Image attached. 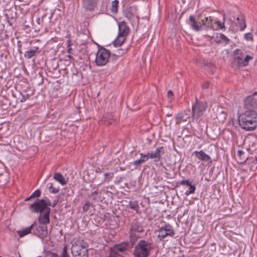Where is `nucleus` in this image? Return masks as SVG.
I'll return each mask as SVG.
<instances>
[{
  "label": "nucleus",
  "mask_w": 257,
  "mask_h": 257,
  "mask_svg": "<svg viewBox=\"0 0 257 257\" xmlns=\"http://www.w3.org/2000/svg\"><path fill=\"white\" fill-rule=\"evenodd\" d=\"M119 1L118 0H114L111 3V6L110 10L112 13L113 14H116L118 11Z\"/></svg>",
  "instance_id": "nucleus-27"
},
{
  "label": "nucleus",
  "mask_w": 257,
  "mask_h": 257,
  "mask_svg": "<svg viewBox=\"0 0 257 257\" xmlns=\"http://www.w3.org/2000/svg\"><path fill=\"white\" fill-rule=\"evenodd\" d=\"M126 36H120L118 34L117 37L113 42V45L115 47L120 46L126 39Z\"/></svg>",
  "instance_id": "nucleus-24"
},
{
  "label": "nucleus",
  "mask_w": 257,
  "mask_h": 257,
  "mask_svg": "<svg viewBox=\"0 0 257 257\" xmlns=\"http://www.w3.org/2000/svg\"><path fill=\"white\" fill-rule=\"evenodd\" d=\"M195 186L194 185H191L190 186H189V190L186 191L185 194L187 196H188L191 194L194 193L195 192Z\"/></svg>",
  "instance_id": "nucleus-31"
},
{
  "label": "nucleus",
  "mask_w": 257,
  "mask_h": 257,
  "mask_svg": "<svg viewBox=\"0 0 257 257\" xmlns=\"http://www.w3.org/2000/svg\"><path fill=\"white\" fill-rule=\"evenodd\" d=\"M207 103L206 101H199L196 97L195 102L192 104L191 117L192 121H198L199 118L203 115L204 112L207 107Z\"/></svg>",
  "instance_id": "nucleus-4"
},
{
  "label": "nucleus",
  "mask_w": 257,
  "mask_h": 257,
  "mask_svg": "<svg viewBox=\"0 0 257 257\" xmlns=\"http://www.w3.org/2000/svg\"><path fill=\"white\" fill-rule=\"evenodd\" d=\"M157 237L160 240H163L167 236L172 237L175 235V231L173 226L169 223H166L161 227L159 230Z\"/></svg>",
  "instance_id": "nucleus-6"
},
{
  "label": "nucleus",
  "mask_w": 257,
  "mask_h": 257,
  "mask_svg": "<svg viewBox=\"0 0 257 257\" xmlns=\"http://www.w3.org/2000/svg\"><path fill=\"white\" fill-rule=\"evenodd\" d=\"M255 161H256V163H257V157H255Z\"/></svg>",
  "instance_id": "nucleus-53"
},
{
  "label": "nucleus",
  "mask_w": 257,
  "mask_h": 257,
  "mask_svg": "<svg viewBox=\"0 0 257 257\" xmlns=\"http://www.w3.org/2000/svg\"><path fill=\"white\" fill-rule=\"evenodd\" d=\"M58 202V200H54L53 202V204H51L50 206H52L53 207H55L56 205V204H57Z\"/></svg>",
  "instance_id": "nucleus-50"
},
{
  "label": "nucleus",
  "mask_w": 257,
  "mask_h": 257,
  "mask_svg": "<svg viewBox=\"0 0 257 257\" xmlns=\"http://www.w3.org/2000/svg\"><path fill=\"white\" fill-rule=\"evenodd\" d=\"M209 86V82H205L202 84V87L203 88H204V89L208 88Z\"/></svg>",
  "instance_id": "nucleus-48"
},
{
  "label": "nucleus",
  "mask_w": 257,
  "mask_h": 257,
  "mask_svg": "<svg viewBox=\"0 0 257 257\" xmlns=\"http://www.w3.org/2000/svg\"><path fill=\"white\" fill-rule=\"evenodd\" d=\"M34 226V224H33L28 227H26L21 230H18L17 231V233L20 236V237H22L25 235H26L31 233L32 229L33 228Z\"/></svg>",
  "instance_id": "nucleus-22"
},
{
  "label": "nucleus",
  "mask_w": 257,
  "mask_h": 257,
  "mask_svg": "<svg viewBox=\"0 0 257 257\" xmlns=\"http://www.w3.org/2000/svg\"><path fill=\"white\" fill-rule=\"evenodd\" d=\"M120 255L117 251L114 250V248L112 247L110 250V253L108 257H117Z\"/></svg>",
  "instance_id": "nucleus-34"
},
{
  "label": "nucleus",
  "mask_w": 257,
  "mask_h": 257,
  "mask_svg": "<svg viewBox=\"0 0 257 257\" xmlns=\"http://www.w3.org/2000/svg\"><path fill=\"white\" fill-rule=\"evenodd\" d=\"M233 54L234 56V57H237V56H243V52L239 49H235L234 52Z\"/></svg>",
  "instance_id": "nucleus-37"
},
{
  "label": "nucleus",
  "mask_w": 257,
  "mask_h": 257,
  "mask_svg": "<svg viewBox=\"0 0 257 257\" xmlns=\"http://www.w3.org/2000/svg\"><path fill=\"white\" fill-rule=\"evenodd\" d=\"M253 59V57L249 55H246L244 58L243 56L234 57V60L236 62L239 67H245L248 65V62Z\"/></svg>",
  "instance_id": "nucleus-15"
},
{
  "label": "nucleus",
  "mask_w": 257,
  "mask_h": 257,
  "mask_svg": "<svg viewBox=\"0 0 257 257\" xmlns=\"http://www.w3.org/2000/svg\"><path fill=\"white\" fill-rule=\"evenodd\" d=\"M113 247L114 248V250L120 255L125 253L126 251L131 247V244L128 242H124L116 244Z\"/></svg>",
  "instance_id": "nucleus-14"
},
{
  "label": "nucleus",
  "mask_w": 257,
  "mask_h": 257,
  "mask_svg": "<svg viewBox=\"0 0 257 257\" xmlns=\"http://www.w3.org/2000/svg\"><path fill=\"white\" fill-rule=\"evenodd\" d=\"M238 121L242 129L253 131L257 126V113L253 110H247L239 115Z\"/></svg>",
  "instance_id": "nucleus-2"
},
{
  "label": "nucleus",
  "mask_w": 257,
  "mask_h": 257,
  "mask_svg": "<svg viewBox=\"0 0 257 257\" xmlns=\"http://www.w3.org/2000/svg\"><path fill=\"white\" fill-rule=\"evenodd\" d=\"M109 0H102V4H107Z\"/></svg>",
  "instance_id": "nucleus-51"
},
{
  "label": "nucleus",
  "mask_w": 257,
  "mask_h": 257,
  "mask_svg": "<svg viewBox=\"0 0 257 257\" xmlns=\"http://www.w3.org/2000/svg\"><path fill=\"white\" fill-rule=\"evenodd\" d=\"M205 27H206V29H213V22L211 17H205Z\"/></svg>",
  "instance_id": "nucleus-26"
},
{
  "label": "nucleus",
  "mask_w": 257,
  "mask_h": 257,
  "mask_svg": "<svg viewBox=\"0 0 257 257\" xmlns=\"http://www.w3.org/2000/svg\"><path fill=\"white\" fill-rule=\"evenodd\" d=\"M71 250L74 257H88L87 249L81 244H73Z\"/></svg>",
  "instance_id": "nucleus-9"
},
{
  "label": "nucleus",
  "mask_w": 257,
  "mask_h": 257,
  "mask_svg": "<svg viewBox=\"0 0 257 257\" xmlns=\"http://www.w3.org/2000/svg\"><path fill=\"white\" fill-rule=\"evenodd\" d=\"M34 234L38 236L39 238L43 239L48 235L47 226L44 224L38 226L36 228Z\"/></svg>",
  "instance_id": "nucleus-18"
},
{
  "label": "nucleus",
  "mask_w": 257,
  "mask_h": 257,
  "mask_svg": "<svg viewBox=\"0 0 257 257\" xmlns=\"http://www.w3.org/2000/svg\"><path fill=\"white\" fill-rule=\"evenodd\" d=\"M191 116L190 110L189 109L178 113L176 117V124H180L182 121H186Z\"/></svg>",
  "instance_id": "nucleus-16"
},
{
  "label": "nucleus",
  "mask_w": 257,
  "mask_h": 257,
  "mask_svg": "<svg viewBox=\"0 0 257 257\" xmlns=\"http://www.w3.org/2000/svg\"><path fill=\"white\" fill-rule=\"evenodd\" d=\"M123 16L130 22L132 25L139 22V17L134 8L130 7L126 8L123 12Z\"/></svg>",
  "instance_id": "nucleus-8"
},
{
  "label": "nucleus",
  "mask_w": 257,
  "mask_h": 257,
  "mask_svg": "<svg viewBox=\"0 0 257 257\" xmlns=\"http://www.w3.org/2000/svg\"><path fill=\"white\" fill-rule=\"evenodd\" d=\"M51 205V201L47 198L37 199L29 206V209L33 213H40L39 222L40 224L46 225L50 223L49 215L50 208L48 207Z\"/></svg>",
  "instance_id": "nucleus-1"
},
{
  "label": "nucleus",
  "mask_w": 257,
  "mask_h": 257,
  "mask_svg": "<svg viewBox=\"0 0 257 257\" xmlns=\"http://www.w3.org/2000/svg\"><path fill=\"white\" fill-rule=\"evenodd\" d=\"M193 155H194L200 161H202V163L204 165H209L212 163L211 157L206 154L203 150H201L200 151H194Z\"/></svg>",
  "instance_id": "nucleus-11"
},
{
  "label": "nucleus",
  "mask_w": 257,
  "mask_h": 257,
  "mask_svg": "<svg viewBox=\"0 0 257 257\" xmlns=\"http://www.w3.org/2000/svg\"><path fill=\"white\" fill-rule=\"evenodd\" d=\"M53 178L62 185H66L67 183L65 178L60 173H55L54 174Z\"/></svg>",
  "instance_id": "nucleus-23"
},
{
  "label": "nucleus",
  "mask_w": 257,
  "mask_h": 257,
  "mask_svg": "<svg viewBox=\"0 0 257 257\" xmlns=\"http://www.w3.org/2000/svg\"><path fill=\"white\" fill-rule=\"evenodd\" d=\"M244 38L246 41H252L253 35L250 33H246L244 34Z\"/></svg>",
  "instance_id": "nucleus-40"
},
{
  "label": "nucleus",
  "mask_w": 257,
  "mask_h": 257,
  "mask_svg": "<svg viewBox=\"0 0 257 257\" xmlns=\"http://www.w3.org/2000/svg\"><path fill=\"white\" fill-rule=\"evenodd\" d=\"M257 94L254 92L253 95L248 96L244 100V107L247 110H253L257 108V99L254 98V95Z\"/></svg>",
  "instance_id": "nucleus-12"
},
{
  "label": "nucleus",
  "mask_w": 257,
  "mask_h": 257,
  "mask_svg": "<svg viewBox=\"0 0 257 257\" xmlns=\"http://www.w3.org/2000/svg\"><path fill=\"white\" fill-rule=\"evenodd\" d=\"M107 118H109V114H107L106 116L104 117V121L107 124H111L112 123L113 119H109L108 121L107 120Z\"/></svg>",
  "instance_id": "nucleus-41"
},
{
  "label": "nucleus",
  "mask_w": 257,
  "mask_h": 257,
  "mask_svg": "<svg viewBox=\"0 0 257 257\" xmlns=\"http://www.w3.org/2000/svg\"><path fill=\"white\" fill-rule=\"evenodd\" d=\"M50 186L49 187V192L51 193L56 194L59 192L60 189L59 188H55L53 186L52 183H50Z\"/></svg>",
  "instance_id": "nucleus-30"
},
{
  "label": "nucleus",
  "mask_w": 257,
  "mask_h": 257,
  "mask_svg": "<svg viewBox=\"0 0 257 257\" xmlns=\"http://www.w3.org/2000/svg\"><path fill=\"white\" fill-rule=\"evenodd\" d=\"M41 52V50L38 47H34L33 50L26 51L24 54V57L27 59H31L33 57L37 56Z\"/></svg>",
  "instance_id": "nucleus-20"
},
{
  "label": "nucleus",
  "mask_w": 257,
  "mask_h": 257,
  "mask_svg": "<svg viewBox=\"0 0 257 257\" xmlns=\"http://www.w3.org/2000/svg\"><path fill=\"white\" fill-rule=\"evenodd\" d=\"M129 207L134 210L137 211L138 209L139 205L137 201H132L129 202Z\"/></svg>",
  "instance_id": "nucleus-29"
},
{
  "label": "nucleus",
  "mask_w": 257,
  "mask_h": 257,
  "mask_svg": "<svg viewBox=\"0 0 257 257\" xmlns=\"http://www.w3.org/2000/svg\"><path fill=\"white\" fill-rule=\"evenodd\" d=\"M237 162L240 164H244L248 159V155L246 154L243 151L239 150L237 151Z\"/></svg>",
  "instance_id": "nucleus-21"
},
{
  "label": "nucleus",
  "mask_w": 257,
  "mask_h": 257,
  "mask_svg": "<svg viewBox=\"0 0 257 257\" xmlns=\"http://www.w3.org/2000/svg\"><path fill=\"white\" fill-rule=\"evenodd\" d=\"M60 257H70L67 251V246L65 245L64 246L62 251L61 253Z\"/></svg>",
  "instance_id": "nucleus-33"
},
{
  "label": "nucleus",
  "mask_w": 257,
  "mask_h": 257,
  "mask_svg": "<svg viewBox=\"0 0 257 257\" xmlns=\"http://www.w3.org/2000/svg\"><path fill=\"white\" fill-rule=\"evenodd\" d=\"M67 43H68V45H67V52H68V54H71V53H72V49L71 48V44H70V40H68Z\"/></svg>",
  "instance_id": "nucleus-42"
},
{
  "label": "nucleus",
  "mask_w": 257,
  "mask_h": 257,
  "mask_svg": "<svg viewBox=\"0 0 257 257\" xmlns=\"http://www.w3.org/2000/svg\"><path fill=\"white\" fill-rule=\"evenodd\" d=\"M190 25L191 27L196 31L202 30L205 24V17L202 19L200 22L197 23L195 20V18L193 15H190L189 19Z\"/></svg>",
  "instance_id": "nucleus-13"
},
{
  "label": "nucleus",
  "mask_w": 257,
  "mask_h": 257,
  "mask_svg": "<svg viewBox=\"0 0 257 257\" xmlns=\"http://www.w3.org/2000/svg\"><path fill=\"white\" fill-rule=\"evenodd\" d=\"M143 163H144L143 162L142 160L141 159H140L136 160L133 164L135 166H138Z\"/></svg>",
  "instance_id": "nucleus-46"
},
{
  "label": "nucleus",
  "mask_w": 257,
  "mask_h": 257,
  "mask_svg": "<svg viewBox=\"0 0 257 257\" xmlns=\"http://www.w3.org/2000/svg\"><path fill=\"white\" fill-rule=\"evenodd\" d=\"M220 41H222L226 44L228 43L229 39L223 34H220L219 36Z\"/></svg>",
  "instance_id": "nucleus-35"
},
{
  "label": "nucleus",
  "mask_w": 257,
  "mask_h": 257,
  "mask_svg": "<svg viewBox=\"0 0 257 257\" xmlns=\"http://www.w3.org/2000/svg\"><path fill=\"white\" fill-rule=\"evenodd\" d=\"M144 232L143 227L137 220H134L131 224L130 229V237L132 240H136L140 237L141 234Z\"/></svg>",
  "instance_id": "nucleus-7"
},
{
  "label": "nucleus",
  "mask_w": 257,
  "mask_h": 257,
  "mask_svg": "<svg viewBox=\"0 0 257 257\" xmlns=\"http://www.w3.org/2000/svg\"><path fill=\"white\" fill-rule=\"evenodd\" d=\"M98 194V192L97 191H95L91 193L90 197L92 198V200H95L96 199Z\"/></svg>",
  "instance_id": "nucleus-44"
},
{
  "label": "nucleus",
  "mask_w": 257,
  "mask_h": 257,
  "mask_svg": "<svg viewBox=\"0 0 257 257\" xmlns=\"http://www.w3.org/2000/svg\"><path fill=\"white\" fill-rule=\"evenodd\" d=\"M167 95L168 97L172 98L173 95V93L171 90H169L167 93Z\"/></svg>",
  "instance_id": "nucleus-49"
},
{
  "label": "nucleus",
  "mask_w": 257,
  "mask_h": 257,
  "mask_svg": "<svg viewBox=\"0 0 257 257\" xmlns=\"http://www.w3.org/2000/svg\"><path fill=\"white\" fill-rule=\"evenodd\" d=\"M20 257H21V256Z\"/></svg>",
  "instance_id": "nucleus-55"
},
{
  "label": "nucleus",
  "mask_w": 257,
  "mask_h": 257,
  "mask_svg": "<svg viewBox=\"0 0 257 257\" xmlns=\"http://www.w3.org/2000/svg\"><path fill=\"white\" fill-rule=\"evenodd\" d=\"M41 195V191L39 189L35 191L29 197L26 198L25 200V201H28L34 197H38Z\"/></svg>",
  "instance_id": "nucleus-28"
},
{
  "label": "nucleus",
  "mask_w": 257,
  "mask_h": 257,
  "mask_svg": "<svg viewBox=\"0 0 257 257\" xmlns=\"http://www.w3.org/2000/svg\"><path fill=\"white\" fill-rule=\"evenodd\" d=\"M110 57V52L105 48L99 49L96 55L95 62L98 66L105 65Z\"/></svg>",
  "instance_id": "nucleus-5"
},
{
  "label": "nucleus",
  "mask_w": 257,
  "mask_h": 257,
  "mask_svg": "<svg viewBox=\"0 0 257 257\" xmlns=\"http://www.w3.org/2000/svg\"><path fill=\"white\" fill-rule=\"evenodd\" d=\"M180 184L182 185L190 186L191 184L188 180H183L180 182Z\"/></svg>",
  "instance_id": "nucleus-43"
},
{
  "label": "nucleus",
  "mask_w": 257,
  "mask_h": 257,
  "mask_svg": "<svg viewBox=\"0 0 257 257\" xmlns=\"http://www.w3.org/2000/svg\"><path fill=\"white\" fill-rule=\"evenodd\" d=\"M91 205V203H90L89 202L87 201L86 202L82 207V209L83 211L87 212L89 209L90 205Z\"/></svg>",
  "instance_id": "nucleus-39"
},
{
  "label": "nucleus",
  "mask_w": 257,
  "mask_h": 257,
  "mask_svg": "<svg viewBox=\"0 0 257 257\" xmlns=\"http://www.w3.org/2000/svg\"><path fill=\"white\" fill-rule=\"evenodd\" d=\"M67 57L69 59H71L72 58V56L71 55V54H69L68 55Z\"/></svg>",
  "instance_id": "nucleus-52"
},
{
  "label": "nucleus",
  "mask_w": 257,
  "mask_h": 257,
  "mask_svg": "<svg viewBox=\"0 0 257 257\" xmlns=\"http://www.w3.org/2000/svg\"><path fill=\"white\" fill-rule=\"evenodd\" d=\"M30 95L29 94H26L25 95H23L22 97L20 100V101L21 102H24L26 101L27 99H28L29 98Z\"/></svg>",
  "instance_id": "nucleus-45"
},
{
  "label": "nucleus",
  "mask_w": 257,
  "mask_h": 257,
  "mask_svg": "<svg viewBox=\"0 0 257 257\" xmlns=\"http://www.w3.org/2000/svg\"><path fill=\"white\" fill-rule=\"evenodd\" d=\"M130 31V28L125 22L122 21L118 24V34L120 36H127Z\"/></svg>",
  "instance_id": "nucleus-19"
},
{
  "label": "nucleus",
  "mask_w": 257,
  "mask_h": 257,
  "mask_svg": "<svg viewBox=\"0 0 257 257\" xmlns=\"http://www.w3.org/2000/svg\"><path fill=\"white\" fill-rule=\"evenodd\" d=\"M152 249L153 245L151 243L141 240L135 246L134 255L135 257H148Z\"/></svg>",
  "instance_id": "nucleus-3"
},
{
  "label": "nucleus",
  "mask_w": 257,
  "mask_h": 257,
  "mask_svg": "<svg viewBox=\"0 0 257 257\" xmlns=\"http://www.w3.org/2000/svg\"><path fill=\"white\" fill-rule=\"evenodd\" d=\"M225 20V15H223V22H220V21H216L215 22L216 24H217V26L219 28H220L221 29H223L225 28V25H224V22Z\"/></svg>",
  "instance_id": "nucleus-32"
},
{
  "label": "nucleus",
  "mask_w": 257,
  "mask_h": 257,
  "mask_svg": "<svg viewBox=\"0 0 257 257\" xmlns=\"http://www.w3.org/2000/svg\"><path fill=\"white\" fill-rule=\"evenodd\" d=\"M0 257H2V256H1L0 255Z\"/></svg>",
  "instance_id": "nucleus-54"
},
{
  "label": "nucleus",
  "mask_w": 257,
  "mask_h": 257,
  "mask_svg": "<svg viewBox=\"0 0 257 257\" xmlns=\"http://www.w3.org/2000/svg\"><path fill=\"white\" fill-rule=\"evenodd\" d=\"M236 20L238 22V25L240 28V30L241 31H243L246 27L244 18L243 17L241 16L237 17Z\"/></svg>",
  "instance_id": "nucleus-25"
},
{
  "label": "nucleus",
  "mask_w": 257,
  "mask_h": 257,
  "mask_svg": "<svg viewBox=\"0 0 257 257\" xmlns=\"http://www.w3.org/2000/svg\"><path fill=\"white\" fill-rule=\"evenodd\" d=\"M140 155L141 156L140 159L142 160L144 163L147 161L149 159L148 153L146 155H144L143 153H141Z\"/></svg>",
  "instance_id": "nucleus-36"
},
{
  "label": "nucleus",
  "mask_w": 257,
  "mask_h": 257,
  "mask_svg": "<svg viewBox=\"0 0 257 257\" xmlns=\"http://www.w3.org/2000/svg\"><path fill=\"white\" fill-rule=\"evenodd\" d=\"M99 0H81L82 7L86 11L92 12L97 8Z\"/></svg>",
  "instance_id": "nucleus-10"
},
{
  "label": "nucleus",
  "mask_w": 257,
  "mask_h": 257,
  "mask_svg": "<svg viewBox=\"0 0 257 257\" xmlns=\"http://www.w3.org/2000/svg\"><path fill=\"white\" fill-rule=\"evenodd\" d=\"M105 180L109 182L113 176V173H106L104 174Z\"/></svg>",
  "instance_id": "nucleus-38"
},
{
  "label": "nucleus",
  "mask_w": 257,
  "mask_h": 257,
  "mask_svg": "<svg viewBox=\"0 0 257 257\" xmlns=\"http://www.w3.org/2000/svg\"><path fill=\"white\" fill-rule=\"evenodd\" d=\"M118 51H122V53H120L119 52H118V55L114 54V55H112V56H111L112 58L114 57V59H115L116 58L118 57V55H122V54H124L125 53L124 51H123L122 50L119 49Z\"/></svg>",
  "instance_id": "nucleus-47"
},
{
  "label": "nucleus",
  "mask_w": 257,
  "mask_h": 257,
  "mask_svg": "<svg viewBox=\"0 0 257 257\" xmlns=\"http://www.w3.org/2000/svg\"><path fill=\"white\" fill-rule=\"evenodd\" d=\"M165 154L164 147L157 148L155 152L148 153L149 159H155L156 162L160 160L162 155Z\"/></svg>",
  "instance_id": "nucleus-17"
}]
</instances>
